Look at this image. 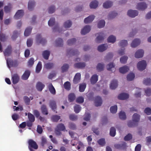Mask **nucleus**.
<instances>
[{"mask_svg":"<svg viewBox=\"0 0 151 151\" xmlns=\"http://www.w3.org/2000/svg\"><path fill=\"white\" fill-rule=\"evenodd\" d=\"M36 42L38 45L41 44L44 45L46 43L47 41L45 38L42 37L41 34H38L36 36Z\"/></svg>","mask_w":151,"mask_h":151,"instance_id":"1","label":"nucleus"},{"mask_svg":"<svg viewBox=\"0 0 151 151\" xmlns=\"http://www.w3.org/2000/svg\"><path fill=\"white\" fill-rule=\"evenodd\" d=\"M29 148L30 151H35L32 148L37 149L38 146L36 143L32 139H29L28 141Z\"/></svg>","mask_w":151,"mask_h":151,"instance_id":"2","label":"nucleus"},{"mask_svg":"<svg viewBox=\"0 0 151 151\" xmlns=\"http://www.w3.org/2000/svg\"><path fill=\"white\" fill-rule=\"evenodd\" d=\"M146 61L144 60H142L138 63L137 67L139 70L142 71L146 68Z\"/></svg>","mask_w":151,"mask_h":151,"instance_id":"3","label":"nucleus"},{"mask_svg":"<svg viewBox=\"0 0 151 151\" xmlns=\"http://www.w3.org/2000/svg\"><path fill=\"white\" fill-rule=\"evenodd\" d=\"M12 52V47L11 45H9L5 48L3 53L5 56L9 57L11 55Z\"/></svg>","mask_w":151,"mask_h":151,"instance_id":"4","label":"nucleus"},{"mask_svg":"<svg viewBox=\"0 0 151 151\" xmlns=\"http://www.w3.org/2000/svg\"><path fill=\"white\" fill-rule=\"evenodd\" d=\"M7 64L9 68L11 67H16L18 64V61L17 60H8V58L6 59Z\"/></svg>","mask_w":151,"mask_h":151,"instance_id":"5","label":"nucleus"},{"mask_svg":"<svg viewBox=\"0 0 151 151\" xmlns=\"http://www.w3.org/2000/svg\"><path fill=\"white\" fill-rule=\"evenodd\" d=\"M20 77L17 73H14L12 76V81L14 84L17 83L19 81Z\"/></svg>","mask_w":151,"mask_h":151,"instance_id":"6","label":"nucleus"},{"mask_svg":"<svg viewBox=\"0 0 151 151\" xmlns=\"http://www.w3.org/2000/svg\"><path fill=\"white\" fill-rule=\"evenodd\" d=\"M137 8L139 10L143 11L147 8V5L145 2H140L138 4Z\"/></svg>","mask_w":151,"mask_h":151,"instance_id":"7","label":"nucleus"},{"mask_svg":"<svg viewBox=\"0 0 151 151\" xmlns=\"http://www.w3.org/2000/svg\"><path fill=\"white\" fill-rule=\"evenodd\" d=\"M79 54V52L77 50H74L73 49H68L67 51V55H75Z\"/></svg>","mask_w":151,"mask_h":151,"instance_id":"8","label":"nucleus"},{"mask_svg":"<svg viewBox=\"0 0 151 151\" xmlns=\"http://www.w3.org/2000/svg\"><path fill=\"white\" fill-rule=\"evenodd\" d=\"M24 14V11L23 10H18L16 13L14 17L16 19H19L22 17Z\"/></svg>","mask_w":151,"mask_h":151,"instance_id":"9","label":"nucleus"},{"mask_svg":"<svg viewBox=\"0 0 151 151\" xmlns=\"http://www.w3.org/2000/svg\"><path fill=\"white\" fill-rule=\"evenodd\" d=\"M138 14V12L137 10H130L128 11L127 12L128 16L131 17H134L137 16Z\"/></svg>","mask_w":151,"mask_h":151,"instance_id":"10","label":"nucleus"},{"mask_svg":"<svg viewBox=\"0 0 151 151\" xmlns=\"http://www.w3.org/2000/svg\"><path fill=\"white\" fill-rule=\"evenodd\" d=\"M99 35L96 38V41L97 43H100L104 39V34L103 32H100L99 34Z\"/></svg>","mask_w":151,"mask_h":151,"instance_id":"11","label":"nucleus"},{"mask_svg":"<svg viewBox=\"0 0 151 151\" xmlns=\"http://www.w3.org/2000/svg\"><path fill=\"white\" fill-rule=\"evenodd\" d=\"M90 30V26L89 25H86L81 30V33L82 35H85L89 32Z\"/></svg>","mask_w":151,"mask_h":151,"instance_id":"12","label":"nucleus"},{"mask_svg":"<svg viewBox=\"0 0 151 151\" xmlns=\"http://www.w3.org/2000/svg\"><path fill=\"white\" fill-rule=\"evenodd\" d=\"M102 103V101L101 98L99 96H96L95 101V106H101Z\"/></svg>","mask_w":151,"mask_h":151,"instance_id":"13","label":"nucleus"},{"mask_svg":"<svg viewBox=\"0 0 151 151\" xmlns=\"http://www.w3.org/2000/svg\"><path fill=\"white\" fill-rule=\"evenodd\" d=\"M129 97V95L127 93H122L119 94L118 96V99L122 100L127 99Z\"/></svg>","mask_w":151,"mask_h":151,"instance_id":"14","label":"nucleus"},{"mask_svg":"<svg viewBox=\"0 0 151 151\" xmlns=\"http://www.w3.org/2000/svg\"><path fill=\"white\" fill-rule=\"evenodd\" d=\"M144 52L142 50H137L135 54V57L136 58H140L142 57L144 55Z\"/></svg>","mask_w":151,"mask_h":151,"instance_id":"15","label":"nucleus"},{"mask_svg":"<svg viewBox=\"0 0 151 151\" xmlns=\"http://www.w3.org/2000/svg\"><path fill=\"white\" fill-rule=\"evenodd\" d=\"M81 78V74L80 73H77L75 75L73 80V83H78L80 82Z\"/></svg>","mask_w":151,"mask_h":151,"instance_id":"16","label":"nucleus"},{"mask_svg":"<svg viewBox=\"0 0 151 151\" xmlns=\"http://www.w3.org/2000/svg\"><path fill=\"white\" fill-rule=\"evenodd\" d=\"M65 129L64 125L62 124H58L55 129L57 132H60V131H64Z\"/></svg>","mask_w":151,"mask_h":151,"instance_id":"17","label":"nucleus"},{"mask_svg":"<svg viewBox=\"0 0 151 151\" xmlns=\"http://www.w3.org/2000/svg\"><path fill=\"white\" fill-rule=\"evenodd\" d=\"M95 18V16L94 15L89 16L88 17L85 19L84 22L86 24L90 23Z\"/></svg>","mask_w":151,"mask_h":151,"instance_id":"18","label":"nucleus"},{"mask_svg":"<svg viewBox=\"0 0 151 151\" xmlns=\"http://www.w3.org/2000/svg\"><path fill=\"white\" fill-rule=\"evenodd\" d=\"M126 146V143L123 142L121 144H117L114 145L115 147L119 149H122L124 148Z\"/></svg>","mask_w":151,"mask_h":151,"instance_id":"19","label":"nucleus"},{"mask_svg":"<svg viewBox=\"0 0 151 151\" xmlns=\"http://www.w3.org/2000/svg\"><path fill=\"white\" fill-rule=\"evenodd\" d=\"M118 83L117 80H112L110 84V88L111 89H114L117 87Z\"/></svg>","mask_w":151,"mask_h":151,"instance_id":"20","label":"nucleus"},{"mask_svg":"<svg viewBox=\"0 0 151 151\" xmlns=\"http://www.w3.org/2000/svg\"><path fill=\"white\" fill-rule=\"evenodd\" d=\"M30 74V71L28 70L25 71L24 73L23 74L22 76V78L24 80H27Z\"/></svg>","mask_w":151,"mask_h":151,"instance_id":"21","label":"nucleus"},{"mask_svg":"<svg viewBox=\"0 0 151 151\" xmlns=\"http://www.w3.org/2000/svg\"><path fill=\"white\" fill-rule=\"evenodd\" d=\"M48 88L49 91L53 95L55 94L56 93V90L52 83H50L48 84Z\"/></svg>","mask_w":151,"mask_h":151,"instance_id":"22","label":"nucleus"},{"mask_svg":"<svg viewBox=\"0 0 151 151\" xmlns=\"http://www.w3.org/2000/svg\"><path fill=\"white\" fill-rule=\"evenodd\" d=\"M140 43V40L139 39H134L131 43V46L132 47H135L139 45Z\"/></svg>","mask_w":151,"mask_h":151,"instance_id":"23","label":"nucleus"},{"mask_svg":"<svg viewBox=\"0 0 151 151\" xmlns=\"http://www.w3.org/2000/svg\"><path fill=\"white\" fill-rule=\"evenodd\" d=\"M140 116L137 113H134L133 115L132 120L134 122L137 123L140 120Z\"/></svg>","mask_w":151,"mask_h":151,"instance_id":"24","label":"nucleus"},{"mask_svg":"<svg viewBox=\"0 0 151 151\" xmlns=\"http://www.w3.org/2000/svg\"><path fill=\"white\" fill-rule=\"evenodd\" d=\"M45 86V85L44 84L41 82H39L37 83L36 84V88L38 91H42Z\"/></svg>","mask_w":151,"mask_h":151,"instance_id":"25","label":"nucleus"},{"mask_svg":"<svg viewBox=\"0 0 151 151\" xmlns=\"http://www.w3.org/2000/svg\"><path fill=\"white\" fill-rule=\"evenodd\" d=\"M107 47L108 46L106 44H102L98 46V50L100 52H102L106 50Z\"/></svg>","mask_w":151,"mask_h":151,"instance_id":"26","label":"nucleus"},{"mask_svg":"<svg viewBox=\"0 0 151 151\" xmlns=\"http://www.w3.org/2000/svg\"><path fill=\"white\" fill-rule=\"evenodd\" d=\"M98 76L96 74L93 75L90 79L91 83L92 84H95L98 80Z\"/></svg>","mask_w":151,"mask_h":151,"instance_id":"27","label":"nucleus"},{"mask_svg":"<svg viewBox=\"0 0 151 151\" xmlns=\"http://www.w3.org/2000/svg\"><path fill=\"white\" fill-rule=\"evenodd\" d=\"M35 4L34 1H29L28 3V9L30 11L33 10Z\"/></svg>","mask_w":151,"mask_h":151,"instance_id":"28","label":"nucleus"},{"mask_svg":"<svg viewBox=\"0 0 151 151\" xmlns=\"http://www.w3.org/2000/svg\"><path fill=\"white\" fill-rule=\"evenodd\" d=\"M75 67L78 68H82L85 67L86 64L84 63H78L74 64Z\"/></svg>","mask_w":151,"mask_h":151,"instance_id":"29","label":"nucleus"},{"mask_svg":"<svg viewBox=\"0 0 151 151\" xmlns=\"http://www.w3.org/2000/svg\"><path fill=\"white\" fill-rule=\"evenodd\" d=\"M119 70L120 73H124L127 72L129 70V69L128 67L124 66L119 68Z\"/></svg>","mask_w":151,"mask_h":151,"instance_id":"30","label":"nucleus"},{"mask_svg":"<svg viewBox=\"0 0 151 151\" xmlns=\"http://www.w3.org/2000/svg\"><path fill=\"white\" fill-rule=\"evenodd\" d=\"M49 105L52 110L55 111L57 108L55 102L54 101H51L50 102Z\"/></svg>","mask_w":151,"mask_h":151,"instance_id":"31","label":"nucleus"},{"mask_svg":"<svg viewBox=\"0 0 151 151\" xmlns=\"http://www.w3.org/2000/svg\"><path fill=\"white\" fill-rule=\"evenodd\" d=\"M112 5V3L110 1H107L103 4V6L104 8L108 9Z\"/></svg>","mask_w":151,"mask_h":151,"instance_id":"32","label":"nucleus"},{"mask_svg":"<svg viewBox=\"0 0 151 151\" xmlns=\"http://www.w3.org/2000/svg\"><path fill=\"white\" fill-rule=\"evenodd\" d=\"M41 110L42 114L44 115H47L48 112L46 106L44 104L42 105Z\"/></svg>","mask_w":151,"mask_h":151,"instance_id":"33","label":"nucleus"},{"mask_svg":"<svg viewBox=\"0 0 151 151\" xmlns=\"http://www.w3.org/2000/svg\"><path fill=\"white\" fill-rule=\"evenodd\" d=\"M98 2L96 1H92L90 4V6L91 9H95L98 6Z\"/></svg>","mask_w":151,"mask_h":151,"instance_id":"34","label":"nucleus"},{"mask_svg":"<svg viewBox=\"0 0 151 151\" xmlns=\"http://www.w3.org/2000/svg\"><path fill=\"white\" fill-rule=\"evenodd\" d=\"M32 29V28L31 27H29L27 28L24 32V36H28L30 34Z\"/></svg>","mask_w":151,"mask_h":151,"instance_id":"35","label":"nucleus"},{"mask_svg":"<svg viewBox=\"0 0 151 151\" xmlns=\"http://www.w3.org/2000/svg\"><path fill=\"white\" fill-rule=\"evenodd\" d=\"M42 54L44 59L48 60L50 55V52L46 50L43 52Z\"/></svg>","mask_w":151,"mask_h":151,"instance_id":"36","label":"nucleus"},{"mask_svg":"<svg viewBox=\"0 0 151 151\" xmlns=\"http://www.w3.org/2000/svg\"><path fill=\"white\" fill-rule=\"evenodd\" d=\"M42 68V63L41 62L39 61L36 67V72L37 73H39L41 70Z\"/></svg>","mask_w":151,"mask_h":151,"instance_id":"37","label":"nucleus"},{"mask_svg":"<svg viewBox=\"0 0 151 151\" xmlns=\"http://www.w3.org/2000/svg\"><path fill=\"white\" fill-rule=\"evenodd\" d=\"M56 46L58 47L62 46L63 45V40L62 39L59 38L56 41Z\"/></svg>","mask_w":151,"mask_h":151,"instance_id":"38","label":"nucleus"},{"mask_svg":"<svg viewBox=\"0 0 151 151\" xmlns=\"http://www.w3.org/2000/svg\"><path fill=\"white\" fill-rule=\"evenodd\" d=\"M134 77V74L132 73H130L127 75V81H132Z\"/></svg>","mask_w":151,"mask_h":151,"instance_id":"39","label":"nucleus"},{"mask_svg":"<svg viewBox=\"0 0 151 151\" xmlns=\"http://www.w3.org/2000/svg\"><path fill=\"white\" fill-rule=\"evenodd\" d=\"M116 40V38L115 37L112 35L109 36L107 39L108 42H111L112 43H114L115 42Z\"/></svg>","mask_w":151,"mask_h":151,"instance_id":"40","label":"nucleus"},{"mask_svg":"<svg viewBox=\"0 0 151 151\" xmlns=\"http://www.w3.org/2000/svg\"><path fill=\"white\" fill-rule=\"evenodd\" d=\"M105 22L104 20H100L98 24V27L99 28H101L104 27L105 25Z\"/></svg>","mask_w":151,"mask_h":151,"instance_id":"41","label":"nucleus"},{"mask_svg":"<svg viewBox=\"0 0 151 151\" xmlns=\"http://www.w3.org/2000/svg\"><path fill=\"white\" fill-rule=\"evenodd\" d=\"M117 15V14L114 11L112 12L109 15L108 19H110L114 18Z\"/></svg>","mask_w":151,"mask_h":151,"instance_id":"42","label":"nucleus"},{"mask_svg":"<svg viewBox=\"0 0 151 151\" xmlns=\"http://www.w3.org/2000/svg\"><path fill=\"white\" fill-rule=\"evenodd\" d=\"M28 117L29 121L31 122H34L35 121V117L34 116L30 113H28Z\"/></svg>","mask_w":151,"mask_h":151,"instance_id":"43","label":"nucleus"},{"mask_svg":"<svg viewBox=\"0 0 151 151\" xmlns=\"http://www.w3.org/2000/svg\"><path fill=\"white\" fill-rule=\"evenodd\" d=\"M60 119V116L57 115H54L51 117V120L53 122H57Z\"/></svg>","mask_w":151,"mask_h":151,"instance_id":"44","label":"nucleus"},{"mask_svg":"<svg viewBox=\"0 0 151 151\" xmlns=\"http://www.w3.org/2000/svg\"><path fill=\"white\" fill-rule=\"evenodd\" d=\"M19 35L18 32L17 31H14L13 32L12 35L11 36V38L12 40H15L17 37Z\"/></svg>","mask_w":151,"mask_h":151,"instance_id":"45","label":"nucleus"},{"mask_svg":"<svg viewBox=\"0 0 151 151\" xmlns=\"http://www.w3.org/2000/svg\"><path fill=\"white\" fill-rule=\"evenodd\" d=\"M127 41L125 40H121L119 43V46L122 47L127 46Z\"/></svg>","mask_w":151,"mask_h":151,"instance_id":"46","label":"nucleus"},{"mask_svg":"<svg viewBox=\"0 0 151 151\" xmlns=\"http://www.w3.org/2000/svg\"><path fill=\"white\" fill-rule=\"evenodd\" d=\"M76 98L75 96L73 93H70L68 96L69 101L70 102L73 101Z\"/></svg>","mask_w":151,"mask_h":151,"instance_id":"47","label":"nucleus"},{"mask_svg":"<svg viewBox=\"0 0 151 151\" xmlns=\"http://www.w3.org/2000/svg\"><path fill=\"white\" fill-rule=\"evenodd\" d=\"M119 118L122 120H125L126 118L125 113L122 111H120L119 113Z\"/></svg>","mask_w":151,"mask_h":151,"instance_id":"48","label":"nucleus"},{"mask_svg":"<svg viewBox=\"0 0 151 151\" xmlns=\"http://www.w3.org/2000/svg\"><path fill=\"white\" fill-rule=\"evenodd\" d=\"M104 67V64L99 63L96 66V69L98 71H101L103 70Z\"/></svg>","mask_w":151,"mask_h":151,"instance_id":"49","label":"nucleus"},{"mask_svg":"<svg viewBox=\"0 0 151 151\" xmlns=\"http://www.w3.org/2000/svg\"><path fill=\"white\" fill-rule=\"evenodd\" d=\"M44 66L47 69H51L53 67L54 64L52 63H48L45 64Z\"/></svg>","mask_w":151,"mask_h":151,"instance_id":"50","label":"nucleus"},{"mask_svg":"<svg viewBox=\"0 0 151 151\" xmlns=\"http://www.w3.org/2000/svg\"><path fill=\"white\" fill-rule=\"evenodd\" d=\"M72 25V22L70 20H68L65 22L64 24V27L66 28H70Z\"/></svg>","mask_w":151,"mask_h":151,"instance_id":"51","label":"nucleus"},{"mask_svg":"<svg viewBox=\"0 0 151 151\" xmlns=\"http://www.w3.org/2000/svg\"><path fill=\"white\" fill-rule=\"evenodd\" d=\"M99 145L102 146H104L106 144V142L105 139L104 138H101L99 139L97 142Z\"/></svg>","mask_w":151,"mask_h":151,"instance_id":"52","label":"nucleus"},{"mask_svg":"<svg viewBox=\"0 0 151 151\" xmlns=\"http://www.w3.org/2000/svg\"><path fill=\"white\" fill-rule=\"evenodd\" d=\"M76 42V39L75 38H73L72 39L68 40L67 42V43L68 45H71L74 44Z\"/></svg>","mask_w":151,"mask_h":151,"instance_id":"53","label":"nucleus"},{"mask_svg":"<svg viewBox=\"0 0 151 151\" xmlns=\"http://www.w3.org/2000/svg\"><path fill=\"white\" fill-rule=\"evenodd\" d=\"M64 87L65 89L67 90H69L70 88V84L69 81H67L65 83Z\"/></svg>","mask_w":151,"mask_h":151,"instance_id":"54","label":"nucleus"},{"mask_svg":"<svg viewBox=\"0 0 151 151\" xmlns=\"http://www.w3.org/2000/svg\"><path fill=\"white\" fill-rule=\"evenodd\" d=\"M117 109V106L116 105H114L111 106L110 108V111L111 113H116Z\"/></svg>","mask_w":151,"mask_h":151,"instance_id":"55","label":"nucleus"},{"mask_svg":"<svg viewBox=\"0 0 151 151\" xmlns=\"http://www.w3.org/2000/svg\"><path fill=\"white\" fill-rule=\"evenodd\" d=\"M55 23V18H52L48 21V24L50 26H52Z\"/></svg>","mask_w":151,"mask_h":151,"instance_id":"56","label":"nucleus"},{"mask_svg":"<svg viewBox=\"0 0 151 151\" xmlns=\"http://www.w3.org/2000/svg\"><path fill=\"white\" fill-rule=\"evenodd\" d=\"M137 123L134 122L132 120L129 121L127 123L128 126L129 127H133L137 125Z\"/></svg>","mask_w":151,"mask_h":151,"instance_id":"57","label":"nucleus"},{"mask_svg":"<svg viewBox=\"0 0 151 151\" xmlns=\"http://www.w3.org/2000/svg\"><path fill=\"white\" fill-rule=\"evenodd\" d=\"M12 8V6L10 4H9L7 6H5L4 7V12L6 13H8L10 12Z\"/></svg>","mask_w":151,"mask_h":151,"instance_id":"58","label":"nucleus"},{"mask_svg":"<svg viewBox=\"0 0 151 151\" xmlns=\"http://www.w3.org/2000/svg\"><path fill=\"white\" fill-rule=\"evenodd\" d=\"M86 87V84L83 83L81 84L79 87V91L81 92H83Z\"/></svg>","mask_w":151,"mask_h":151,"instance_id":"59","label":"nucleus"},{"mask_svg":"<svg viewBox=\"0 0 151 151\" xmlns=\"http://www.w3.org/2000/svg\"><path fill=\"white\" fill-rule=\"evenodd\" d=\"M81 109V107L79 105L76 104L74 106V110L76 113H78L80 111Z\"/></svg>","mask_w":151,"mask_h":151,"instance_id":"60","label":"nucleus"},{"mask_svg":"<svg viewBox=\"0 0 151 151\" xmlns=\"http://www.w3.org/2000/svg\"><path fill=\"white\" fill-rule=\"evenodd\" d=\"M69 65L68 64H65L62 67L61 69L63 73L67 71L69 68Z\"/></svg>","mask_w":151,"mask_h":151,"instance_id":"61","label":"nucleus"},{"mask_svg":"<svg viewBox=\"0 0 151 151\" xmlns=\"http://www.w3.org/2000/svg\"><path fill=\"white\" fill-rule=\"evenodd\" d=\"M41 139V145L43 147L45 144H47V140L46 138L44 136L42 137Z\"/></svg>","mask_w":151,"mask_h":151,"instance_id":"62","label":"nucleus"},{"mask_svg":"<svg viewBox=\"0 0 151 151\" xmlns=\"http://www.w3.org/2000/svg\"><path fill=\"white\" fill-rule=\"evenodd\" d=\"M128 59V57L126 56H123L120 59V61L122 63H125Z\"/></svg>","mask_w":151,"mask_h":151,"instance_id":"63","label":"nucleus"},{"mask_svg":"<svg viewBox=\"0 0 151 151\" xmlns=\"http://www.w3.org/2000/svg\"><path fill=\"white\" fill-rule=\"evenodd\" d=\"M143 83L147 85H150L151 84V79L150 78L146 79L144 81Z\"/></svg>","mask_w":151,"mask_h":151,"instance_id":"64","label":"nucleus"}]
</instances>
